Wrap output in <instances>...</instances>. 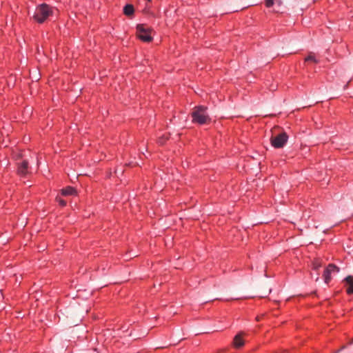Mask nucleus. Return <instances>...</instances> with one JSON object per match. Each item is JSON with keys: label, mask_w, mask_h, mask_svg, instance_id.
Instances as JSON below:
<instances>
[{"label": "nucleus", "mask_w": 353, "mask_h": 353, "mask_svg": "<svg viewBox=\"0 0 353 353\" xmlns=\"http://www.w3.org/2000/svg\"><path fill=\"white\" fill-rule=\"evenodd\" d=\"M265 5L267 7H270L274 5V0H265Z\"/></svg>", "instance_id": "4468645a"}, {"label": "nucleus", "mask_w": 353, "mask_h": 353, "mask_svg": "<svg viewBox=\"0 0 353 353\" xmlns=\"http://www.w3.org/2000/svg\"><path fill=\"white\" fill-rule=\"evenodd\" d=\"M57 201H58L59 205H61L65 206L66 205V203L63 199H57Z\"/></svg>", "instance_id": "2eb2a0df"}, {"label": "nucleus", "mask_w": 353, "mask_h": 353, "mask_svg": "<svg viewBox=\"0 0 353 353\" xmlns=\"http://www.w3.org/2000/svg\"><path fill=\"white\" fill-rule=\"evenodd\" d=\"M57 10L50 6L46 3H41L36 7L33 18L39 23H43L48 19V17L52 16Z\"/></svg>", "instance_id": "f257e3e1"}, {"label": "nucleus", "mask_w": 353, "mask_h": 353, "mask_svg": "<svg viewBox=\"0 0 353 353\" xmlns=\"http://www.w3.org/2000/svg\"><path fill=\"white\" fill-rule=\"evenodd\" d=\"M345 345H343V346H342V347H341L340 350H343V349H345Z\"/></svg>", "instance_id": "a211bd4d"}, {"label": "nucleus", "mask_w": 353, "mask_h": 353, "mask_svg": "<svg viewBox=\"0 0 353 353\" xmlns=\"http://www.w3.org/2000/svg\"><path fill=\"white\" fill-rule=\"evenodd\" d=\"M134 12V6L131 5H127L123 8V13L127 16L132 15Z\"/></svg>", "instance_id": "1a4fd4ad"}, {"label": "nucleus", "mask_w": 353, "mask_h": 353, "mask_svg": "<svg viewBox=\"0 0 353 353\" xmlns=\"http://www.w3.org/2000/svg\"><path fill=\"white\" fill-rule=\"evenodd\" d=\"M62 194L64 196L74 195L77 194V191L71 187H67L62 190Z\"/></svg>", "instance_id": "6e6552de"}, {"label": "nucleus", "mask_w": 353, "mask_h": 353, "mask_svg": "<svg viewBox=\"0 0 353 353\" xmlns=\"http://www.w3.org/2000/svg\"><path fill=\"white\" fill-rule=\"evenodd\" d=\"M313 269L314 270H318L322 265L321 262L319 260H316L313 261L312 263Z\"/></svg>", "instance_id": "f8f14e48"}, {"label": "nucleus", "mask_w": 353, "mask_h": 353, "mask_svg": "<svg viewBox=\"0 0 353 353\" xmlns=\"http://www.w3.org/2000/svg\"><path fill=\"white\" fill-rule=\"evenodd\" d=\"M325 271L331 274L332 272H339V269L335 265L330 264L327 266Z\"/></svg>", "instance_id": "9d476101"}, {"label": "nucleus", "mask_w": 353, "mask_h": 353, "mask_svg": "<svg viewBox=\"0 0 353 353\" xmlns=\"http://www.w3.org/2000/svg\"><path fill=\"white\" fill-rule=\"evenodd\" d=\"M323 276H324L325 283H330V281H331V274L328 272L325 271Z\"/></svg>", "instance_id": "ddd939ff"}, {"label": "nucleus", "mask_w": 353, "mask_h": 353, "mask_svg": "<svg viewBox=\"0 0 353 353\" xmlns=\"http://www.w3.org/2000/svg\"><path fill=\"white\" fill-rule=\"evenodd\" d=\"M150 32V29L143 24H138L137 26V37L143 41L149 42L152 41V36Z\"/></svg>", "instance_id": "20e7f679"}, {"label": "nucleus", "mask_w": 353, "mask_h": 353, "mask_svg": "<svg viewBox=\"0 0 353 353\" xmlns=\"http://www.w3.org/2000/svg\"><path fill=\"white\" fill-rule=\"evenodd\" d=\"M344 281L349 285L348 288L346 289V292L349 294H353V276H348L345 277Z\"/></svg>", "instance_id": "0eeeda50"}, {"label": "nucleus", "mask_w": 353, "mask_h": 353, "mask_svg": "<svg viewBox=\"0 0 353 353\" xmlns=\"http://www.w3.org/2000/svg\"><path fill=\"white\" fill-rule=\"evenodd\" d=\"M277 3L281 4V1L280 0H277Z\"/></svg>", "instance_id": "6ab92c4d"}, {"label": "nucleus", "mask_w": 353, "mask_h": 353, "mask_svg": "<svg viewBox=\"0 0 353 353\" xmlns=\"http://www.w3.org/2000/svg\"><path fill=\"white\" fill-rule=\"evenodd\" d=\"M192 123L198 125H205L210 123L211 119L207 113V108L205 106H197L193 108L191 113Z\"/></svg>", "instance_id": "f03ea898"}, {"label": "nucleus", "mask_w": 353, "mask_h": 353, "mask_svg": "<svg viewBox=\"0 0 353 353\" xmlns=\"http://www.w3.org/2000/svg\"><path fill=\"white\" fill-rule=\"evenodd\" d=\"M353 343V339H351V341H350V345L352 344Z\"/></svg>", "instance_id": "f3484780"}, {"label": "nucleus", "mask_w": 353, "mask_h": 353, "mask_svg": "<svg viewBox=\"0 0 353 353\" xmlns=\"http://www.w3.org/2000/svg\"><path fill=\"white\" fill-rule=\"evenodd\" d=\"M278 128H275L272 135L270 137V143L274 148H282L288 141V137L284 131L276 132Z\"/></svg>", "instance_id": "7ed1b4c3"}, {"label": "nucleus", "mask_w": 353, "mask_h": 353, "mask_svg": "<svg viewBox=\"0 0 353 353\" xmlns=\"http://www.w3.org/2000/svg\"><path fill=\"white\" fill-rule=\"evenodd\" d=\"M18 173L21 176H27L28 171V162L27 160H23L19 163Z\"/></svg>", "instance_id": "39448f33"}, {"label": "nucleus", "mask_w": 353, "mask_h": 353, "mask_svg": "<svg viewBox=\"0 0 353 353\" xmlns=\"http://www.w3.org/2000/svg\"><path fill=\"white\" fill-rule=\"evenodd\" d=\"M305 61L306 62H312L314 63H319L318 60L314 57V54L312 52L309 54L308 56L305 57Z\"/></svg>", "instance_id": "9b49d317"}, {"label": "nucleus", "mask_w": 353, "mask_h": 353, "mask_svg": "<svg viewBox=\"0 0 353 353\" xmlns=\"http://www.w3.org/2000/svg\"><path fill=\"white\" fill-rule=\"evenodd\" d=\"M243 334L241 332L235 336L234 339L232 341V345L236 348H240L244 345V341L243 339Z\"/></svg>", "instance_id": "423d86ee"}, {"label": "nucleus", "mask_w": 353, "mask_h": 353, "mask_svg": "<svg viewBox=\"0 0 353 353\" xmlns=\"http://www.w3.org/2000/svg\"><path fill=\"white\" fill-rule=\"evenodd\" d=\"M159 143L160 144H163V140L161 138V139H159Z\"/></svg>", "instance_id": "dca6fc26"}]
</instances>
